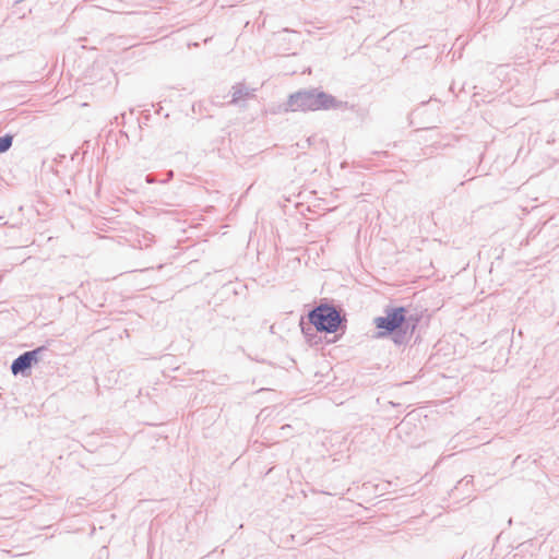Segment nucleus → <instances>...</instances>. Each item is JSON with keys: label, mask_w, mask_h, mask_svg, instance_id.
Returning <instances> with one entry per match:
<instances>
[{"label": "nucleus", "mask_w": 559, "mask_h": 559, "mask_svg": "<svg viewBox=\"0 0 559 559\" xmlns=\"http://www.w3.org/2000/svg\"><path fill=\"white\" fill-rule=\"evenodd\" d=\"M384 316L377 317L373 324L378 330L377 337H391L392 342L397 345H406L413 336L419 318L416 314L407 316V309L400 307H385Z\"/></svg>", "instance_id": "1"}, {"label": "nucleus", "mask_w": 559, "mask_h": 559, "mask_svg": "<svg viewBox=\"0 0 559 559\" xmlns=\"http://www.w3.org/2000/svg\"><path fill=\"white\" fill-rule=\"evenodd\" d=\"M286 110L292 111H307V110H321L340 108L343 106V102L337 100L333 95L328 94L323 91L302 90L292 94L286 104Z\"/></svg>", "instance_id": "2"}, {"label": "nucleus", "mask_w": 559, "mask_h": 559, "mask_svg": "<svg viewBox=\"0 0 559 559\" xmlns=\"http://www.w3.org/2000/svg\"><path fill=\"white\" fill-rule=\"evenodd\" d=\"M308 321L318 332L335 333L345 330L346 318L335 306L320 304L308 312Z\"/></svg>", "instance_id": "3"}, {"label": "nucleus", "mask_w": 559, "mask_h": 559, "mask_svg": "<svg viewBox=\"0 0 559 559\" xmlns=\"http://www.w3.org/2000/svg\"><path fill=\"white\" fill-rule=\"evenodd\" d=\"M47 352L46 346H38L35 349L27 350L19 355L11 364V372L14 376L22 374L24 377L31 374L34 365L43 359V355Z\"/></svg>", "instance_id": "4"}, {"label": "nucleus", "mask_w": 559, "mask_h": 559, "mask_svg": "<svg viewBox=\"0 0 559 559\" xmlns=\"http://www.w3.org/2000/svg\"><path fill=\"white\" fill-rule=\"evenodd\" d=\"M252 95V91H250L245 84L238 83L233 86V95L230 104L237 105L241 99H245Z\"/></svg>", "instance_id": "5"}, {"label": "nucleus", "mask_w": 559, "mask_h": 559, "mask_svg": "<svg viewBox=\"0 0 559 559\" xmlns=\"http://www.w3.org/2000/svg\"><path fill=\"white\" fill-rule=\"evenodd\" d=\"M13 142V135L7 133L2 136H0V154L5 153L10 150Z\"/></svg>", "instance_id": "6"}, {"label": "nucleus", "mask_w": 559, "mask_h": 559, "mask_svg": "<svg viewBox=\"0 0 559 559\" xmlns=\"http://www.w3.org/2000/svg\"><path fill=\"white\" fill-rule=\"evenodd\" d=\"M160 179H157L156 176L154 174H148L145 176V181L147 183H155V182H159Z\"/></svg>", "instance_id": "7"}, {"label": "nucleus", "mask_w": 559, "mask_h": 559, "mask_svg": "<svg viewBox=\"0 0 559 559\" xmlns=\"http://www.w3.org/2000/svg\"><path fill=\"white\" fill-rule=\"evenodd\" d=\"M173 178H174V171L173 170H168L166 173L165 179H160L159 183H166V182L170 181Z\"/></svg>", "instance_id": "8"}, {"label": "nucleus", "mask_w": 559, "mask_h": 559, "mask_svg": "<svg viewBox=\"0 0 559 559\" xmlns=\"http://www.w3.org/2000/svg\"><path fill=\"white\" fill-rule=\"evenodd\" d=\"M301 329H302V333H304L305 335H309V331H311V330H312V328H311V326H309V328H305V326H302Z\"/></svg>", "instance_id": "9"}, {"label": "nucleus", "mask_w": 559, "mask_h": 559, "mask_svg": "<svg viewBox=\"0 0 559 559\" xmlns=\"http://www.w3.org/2000/svg\"><path fill=\"white\" fill-rule=\"evenodd\" d=\"M463 481H466V484H468V483H469V480L467 479V477H465L464 479L460 480V483H459V484L461 485V484H463Z\"/></svg>", "instance_id": "10"}]
</instances>
